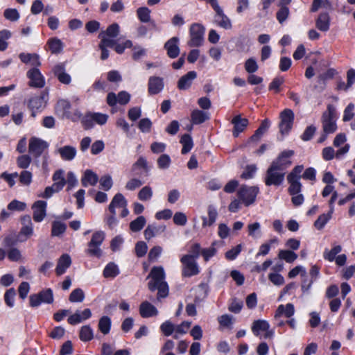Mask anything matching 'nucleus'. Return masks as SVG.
Here are the masks:
<instances>
[{"label": "nucleus", "instance_id": "1", "mask_svg": "<svg viewBox=\"0 0 355 355\" xmlns=\"http://www.w3.org/2000/svg\"><path fill=\"white\" fill-rule=\"evenodd\" d=\"M148 278L151 280L148 284L150 291L158 290L157 298L166 297L168 294V286L165 281V272L162 266L152 268Z\"/></svg>", "mask_w": 355, "mask_h": 355}, {"label": "nucleus", "instance_id": "2", "mask_svg": "<svg viewBox=\"0 0 355 355\" xmlns=\"http://www.w3.org/2000/svg\"><path fill=\"white\" fill-rule=\"evenodd\" d=\"M337 118L336 107L329 104L327 110L322 113L321 117L322 131L330 134L335 132L337 130Z\"/></svg>", "mask_w": 355, "mask_h": 355}, {"label": "nucleus", "instance_id": "3", "mask_svg": "<svg viewBox=\"0 0 355 355\" xmlns=\"http://www.w3.org/2000/svg\"><path fill=\"white\" fill-rule=\"evenodd\" d=\"M49 148V144L40 138L33 137L29 139L28 153L33 156V163L39 166L38 157Z\"/></svg>", "mask_w": 355, "mask_h": 355}, {"label": "nucleus", "instance_id": "4", "mask_svg": "<svg viewBox=\"0 0 355 355\" xmlns=\"http://www.w3.org/2000/svg\"><path fill=\"white\" fill-rule=\"evenodd\" d=\"M259 192V189L257 186L242 185L237 191V196L240 200L248 207L254 202Z\"/></svg>", "mask_w": 355, "mask_h": 355}, {"label": "nucleus", "instance_id": "5", "mask_svg": "<svg viewBox=\"0 0 355 355\" xmlns=\"http://www.w3.org/2000/svg\"><path fill=\"white\" fill-rule=\"evenodd\" d=\"M286 172L270 165L266 171L264 182L267 186H280L285 178Z\"/></svg>", "mask_w": 355, "mask_h": 355}, {"label": "nucleus", "instance_id": "6", "mask_svg": "<svg viewBox=\"0 0 355 355\" xmlns=\"http://www.w3.org/2000/svg\"><path fill=\"white\" fill-rule=\"evenodd\" d=\"M205 28L200 24H193L189 30L190 40L187 44L190 47L200 46L204 41Z\"/></svg>", "mask_w": 355, "mask_h": 355}, {"label": "nucleus", "instance_id": "7", "mask_svg": "<svg viewBox=\"0 0 355 355\" xmlns=\"http://www.w3.org/2000/svg\"><path fill=\"white\" fill-rule=\"evenodd\" d=\"M30 306L37 307L42 303L52 304L53 302V293L51 288H46L41 291L37 294H33L29 297Z\"/></svg>", "mask_w": 355, "mask_h": 355}, {"label": "nucleus", "instance_id": "8", "mask_svg": "<svg viewBox=\"0 0 355 355\" xmlns=\"http://www.w3.org/2000/svg\"><path fill=\"white\" fill-rule=\"evenodd\" d=\"M279 118V132L283 135H287L293 127L294 113L291 109H285L280 113Z\"/></svg>", "mask_w": 355, "mask_h": 355}, {"label": "nucleus", "instance_id": "9", "mask_svg": "<svg viewBox=\"0 0 355 355\" xmlns=\"http://www.w3.org/2000/svg\"><path fill=\"white\" fill-rule=\"evenodd\" d=\"M183 268L182 275L184 277H191L199 273V268L197 262L190 255H184L180 259Z\"/></svg>", "mask_w": 355, "mask_h": 355}, {"label": "nucleus", "instance_id": "10", "mask_svg": "<svg viewBox=\"0 0 355 355\" xmlns=\"http://www.w3.org/2000/svg\"><path fill=\"white\" fill-rule=\"evenodd\" d=\"M105 233L103 231H97L93 234L90 242L88 243L87 252L91 255L100 257L101 250L99 246L102 244L105 239Z\"/></svg>", "mask_w": 355, "mask_h": 355}, {"label": "nucleus", "instance_id": "11", "mask_svg": "<svg viewBox=\"0 0 355 355\" xmlns=\"http://www.w3.org/2000/svg\"><path fill=\"white\" fill-rule=\"evenodd\" d=\"M293 155L294 151L292 150H284L272 162L270 165L285 171V170L291 165L292 162L290 160V158Z\"/></svg>", "mask_w": 355, "mask_h": 355}, {"label": "nucleus", "instance_id": "12", "mask_svg": "<svg viewBox=\"0 0 355 355\" xmlns=\"http://www.w3.org/2000/svg\"><path fill=\"white\" fill-rule=\"evenodd\" d=\"M251 329L252 333L257 336H259L261 331H265L263 336L265 338H270L274 336V331L270 329L269 323L264 320H254Z\"/></svg>", "mask_w": 355, "mask_h": 355}, {"label": "nucleus", "instance_id": "13", "mask_svg": "<svg viewBox=\"0 0 355 355\" xmlns=\"http://www.w3.org/2000/svg\"><path fill=\"white\" fill-rule=\"evenodd\" d=\"M216 14L214 17V23L224 29L230 30L232 28V21L224 13L223 10L218 6L213 8Z\"/></svg>", "mask_w": 355, "mask_h": 355}, {"label": "nucleus", "instance_id": "14", "mask_svg": "<svg viewBox=\"0 0 355 355\" xmlns=\"http://www.w3.org/2000/svg\"><path fill=\"white\" fill-rule=\"evenodd\" d=\"M48 100V92L45 90L39 96H34L28 102V107L31 110H38L45 107Z\"/></svg>", "mask_w": 355, "mask_h": 355}, {"label": "nucleus", "instance_id": "15", "mask_svg": "<svg viewBox=\"0 0 355 355\" xmlns=\"http://www.w3.org/2000/svg\"><path fill=\"white\" fill-rule=\"evenodd\" d=\"M349 144H346L339 148L336 153L332 147H326L322 150V157L327 161L333 159L334 157L339 159L349 151Z\"/></svg>", "mask_w": 355, "mask_h": 355}, {"label": "nucleus", "instance_id": "16", "mask_svg": "<svg viewBox=\"0 0 355 355\" xmlns=\"http://www.w3.org/2000/svg\"><path fill=\"white\" fill-rule=\"evenodd\" d=\"M150 170L147 160L144 157H139L137 161L132 166V171L139 177L148 176Z\"/></svg>", "mask_w": 355, "mask_h": 355}, {"label": "nucleus", "instance_id": "17", "mask_svg": "<svg viewBox=\"0 0 355 355\" xmlns=\"http://www.w3.org/2000/svg\"><path fill=\"white\" fill-rule=\"evenodd\" d=\"M27 76L30 79L29 85L31 87L42 88L44 86V78L38 69L33 68L29 70L27 72Z\"/></svg>", "mask_w": 355, "mask_h": 355}, {"label": "nucleus", "instance_id": "18", "mask_svg": "<svg viewBox=\"0 0 355 355\" xmlns=\"http://www.w3.org/2000/svg\"><path fill=\"white\" fill-rule=\"evenodd\" d=\"M22 227L19 232V236H25L24 239H20L21 241H26L27 238L30 237L33 234V227L31 218L28 215H25L21 218Z\"/></svg>", "mask_w": 355, "mask_h": 355}, {"label": "nucleus", "instance_id": "19", "mask_svg": "<svg viewBox=\"0 0 355 355\" xmlns=\"http://www.w3.org/2000/svg\"><path fill=\"white\" fill-rule=\"evenodd\" d=\"M46 202L43 200H38L33 205V220L35 222H41L46 216Z\"/></svg>", "mask_w": 355, "mask_h": 355}, {"label": "nucleus", "instance_id": "20", "mask_svg": "<svg viewBox=\"0 0 355 355\" xmlns=\"http://www.w3.org/2000/svg\"><path fill=\"white\" fill-rule=\"evenodd\" d=\"M148 91L149 94L155 95L159 94L164 88L163 78L157 76L149 78Z\"/></svg>", "mask_w": 355, "mask_h": 355}, {"label": "nucleus", "instance_id": "21", "mask_svg": "<svg viewBox=\"0 0 355 355\" xmlns=\"http://www.w3.org/2000/svg\"><path fill=\"white\" fill-rule=\"evenodd\" d=\"M197 77V73L195 71H190L182 76L178 82V87L180 90L189 89L193 81Z\"/></svg>", "mask_w": 355, "mask_h": 355}, {"label": "nucleus", "instance_id": "22", "mask_svg": "<svg viewBox=\"0 0 355 355\" xmlns=\"http://www.w3.org/2000/svg\"><path fill=\"white\" fill-rule=\"evenodd\" d=\"M179 38L173 37L168 40L165 44L164 48L167 51V55L171 58H175L180 53V48L178 46Z\"/></svg>", "mask_w": 355, "mask_h": 355}, {"label": "nucleus", "instance_id": "23", "mask_svg": "<svg viewBox=\"0 0 355 355\" xmlns=\"http://www.w3.org/2000/svg\"><path fill=\"white\" fill-rule=\"evenodd\" d=\"M91 316V310L89 309H85L82 312L76 311L73 315L68 318L67 321L70 324L75 325L89 319Z\"/></svg>", "mask_w": 355, "mask_h": 355}, {"label": "nucleus", "instance_id": "24", "mask_svg": "<svg viewBox=\"0 0 355 355\" xmlns=\"http://www.w3.org/2000/svg\"><path fill=\"white\" fill-rule=\"evenodd\" d=\"M232 123L234 124L233 135L237 137L240 132H243L248 126L249 122L245 118H241L240 115L234 116Z\"/></svg>", "mask_w": 355, "mask_h": 355}, {"label": "nucleus", "instance_id": "25", "mask_svg": "<svg viewBox=\"0 0 355 355\" xmlns=\"http://www.w3.org/2000/svg\"><path fill=\"white\" fill-rule=\"evenodd\" d=\"M124 207H127V200L121 193H118L112 198L108 209L111 214H116L115 208Z\"/></svg>", "mask_w": 355, "mask_h": 355}, {"label": "nucleus", "instance_id": "26", "mask_svg": "<svg viewBox=\"0 0 355 355\" xmlns=\"http://www.w3.org/2000/svg\"><path fill=\"white\" fill-rule=\"evenodd\" d=\"M53 73L60 83L67 85L70 83L71 76L66 73L63 64L55 65L53 68Z\"/></svg>", "mask_w": 355, "mask_h": 355}, {"label": "nucleus", "instance_id": "27", "mask_svg": "<svg viewBox=\"0 0 355 355\" xmlns=\"http://www.w3.org/2000/svg\"><path fill=\"white\" fill-rule=\"evenodd\" d=\"M139 313L142 318H150L157 315L158 311L150 302L145 301L140 304Z\"/></svg>", "mask_w": 355, "mask_h": 355}, {"label": "nucleus", "instance_id": "28", "mask_svg": "<svg viewBox=\"0 0 355 355\" xmlns=\"http://www.w3.org/2000/svg\"><path fill=\"white\" fill-rule=\"evenodd\" d=\"M71 259L69 254H64L58 259L55 272L58 275L64 274L66 270L71 266Z\"/></svg>", "mask_w": 355, "mask_h": 355}, {"label": "nucleus", "instance_id": "29", "mask_svg": "<svg viewBox=\"0 0 355 355\" xmlns=\"http://www.w3.org/2000/svg\"><path fill=\"white\" fill-rule=\"evenodd\" d=\"M295 313V308L293 304L288 303L285 306L283 304L279 305L275 312V318L277 320L280 318L283 314L286 318L292 317Z\"/></svg>", "mask_w": 355, "mask_h": 355}, {"label": "nucleus", "instance_id": "30", "mask_svg": "<svg viewBox=\"0 0 355 355\" xmlns=\"http://www.w3.org/2000/svg\"><path fill=\"white\" fill-rule=\"evenodd\" d=\"M316 28L323 32H327L330 26V17L328 13H320L315 21Z\"/></svg>", "mask_w": 355, "mask_h": 355}, {"label": "nucleus", "instance_id": "31", "mask_svg": "<svg viewBox=\"0 0 355 355\" xmlns=\"http://www.w3.org/2000/svg\"><path fill=\"white\" fill-rule=\"evenodd\" d=\"M119 29L120 27L119 24L116 23H114L110 25L107 28L105 31L101 32L99 34L98 37L99 38H101V40H103V37H105L107 40H114V38L117 37V35L119 33Z\"/></svg>", "mask_w": 355, "mask_h": 355}, {"label": "nucleus", "instance_id": "32", "mask_svg": "<svg viewBox=\"0 0 355 355\" xmlns=\"http://www.w3.org/2000/svg\"><path fill=\"white\" fill-rule=\"evenodd\" d=\"M58 152L60 155L62 159L66 161H71L73 159L76 155V149L71 146H64L60 148Z\"/></svg>", "mask_w": 355, "mask_h": 355}, {"label": "nucleus", "instance_id": "33", "mask_svg": "<svg viewBox=\"0 0 355 355\" xmlns=\"http://www.w3.org/2000/svg\"><path fill=\"white\" fill-rule=\"evenodd\" d=\"M116 44L115 40H107L105 37L101 40L99 44V49L101 50V58L103 60H106L109 56V51L107 47L112 48Z\"/></svg>", "mask_w": 355, "mask_h": 355}, {"label": "nucleus", "instance_id": "34", "mask_svg": "<svg viewBox=\"0 0 355 355\" xmlns=\"http://www.w3.org/2000/svg\"><path fill=\"white\" fill-rule=\"evenodd\" d=\"M193 124H200L209 119V113L199 110H194L191 114Z\"/></svg>", "mask_w": 355, "mask_h": 355}, {"label": "nucleus", "instance_id": "35", "mask_svg": "<svg viewBox=\"0 0 355 355\" xmlns=\"http://www.w3.org/2000/svg\"><path fill=\"white\" fill-rule=\"evenodd\" d=\"M165 226H156L154 224L148 225L144 230V236L146 240H150L155 235L165 231Z\"/></svg>", "mask_w": 355, "mask_h": 355}, {"label": "nucleus", "instance_id": "36", "mask_svg": "<svg viewBox=\"0 0 355 355\" xmlns=\"http://www.w3.org/2000/svg\"><path fill=\"white\" fill-rule=\"evenodd\" d=\"M207 212L208 218L207 217L202 218L203 227L212 225L215 223L218 216L216 208L212 205L209 206Z\"/></svg>", "mask_w": 355, "mask_h": 355}, {"label": "nucleus", "instance_id": "37", "mask_svg": "<svg viewBox=\"0 0 355 355\" xmlns=\"http://www.w3.org/2000/svg\"><path fill=\"white\" fill-rule=\"evenodd\" d=\"M98 181V175L91 170H86L84 176L81 180L82 184L84 187H87L88 184L94 186Z\"/></svg>", "mask_w": 355, "mask_h": 355}, {"label": "nucleus", "instance_id": "38", "mask_svg": "<svg viewBox=\"0 0 355 355\" xmlns=\"http://www.w3.org/2000/svg\"><path fill=\"white\" fill-rule=\"evenodd\" d=\"M111 319L108 316H103L100 318L98 322V329L104 335L109 334L111 328Z\"/></svg>", "mask_w": 355, "mask_h": 355}, {"label": "nucleus", "instance_id": "39", "mask_svg": "<svg viewBox=\"0 0 355 355\" xmlns=\"http://www.w3.org/2000/svg\"><path fill=\"white\" fill-rule=\"evenodd\" d=\"M146 223V220L144 216H139L136 219L130 222V229L133 232L141 231Z\"/></svg>", "mask_w": 355, "mask_h": 355}, {"label": "nucleus", "instance_id": "40", "mask_svg": "<svg viewBox=\"0 0 355 355\" xmlns=\"http://www.w3.org/2000/svg\"><path fill=\"white\" fill-rule=\"evenodd\" d=\"M248 235L253 239H259L261 235V225L258 222L248 225Z\"/></svg>", "mask_w": 355, "mask_h": 355}, {"label": "nucleus", "instance_id": "41", "mask_svg": "<svg viewBox=\"0 0 355 355\" xmlns=\"http://www.w3.org/2000/svg\"><path fill=\"white\" fill-rule=\"evenodd\" d=\"M48 45L52 53H59L62 51L63 49V43L60 39L57 37L49 40L48 42Z\"/></svg>", "mask_w": 355, "mask_h": 355}, {"label": "nucleus", "instance_id": "42", "mask_svg": "<svg viewBox=\"0 0 355 355\" xmlns=\"http://www.w3.org/2000/svg\"><path fill=\"white\" fill-rule=\"evenodd\" d=\"M180 143L182 144V154L188 153L191 150L193 146L192 138L188 134H185L180 139Z\"/></svg>", "mask_w": 355, "mask_h": 355}, {"label": "nucleus", "instance_id": "43", "mask_svg": "<svg viewBox=\"0 0 355 355\" xmlns=\"http://www.w3.org/2000/svg\"><path fill=\"white\" fill-rule=\"evenodd\" d=\"M290 186L288 187V192L291 195L295 196L301 191L302 184L300 179H287Z\"/></svg>", "mask_w": 355, "mask_h": 355}, {"label": "nucleus", "instance_id": "44", "mask_svg": "<svg viewBox=\"0 0 355 355\" xmlns=\"http://www.w3.org/2000/svg\"><path fill=\"white\" fill-rule=\"evenodd\" d=\"M67 229V225L60 221L55 220L52 223L51 235L58 236L63 234Z\"/></svg>", "mask_w": 355, "mask_h": 355}, {"label": "nucleus", "instance_id": "45", "mask_svg": "<svg viewBox=\"0 0 355 355\" xmlns=\"http://www.w3.org/2000/svg\"><path fill=\"white\" fill-rule=\"evenodd\" d=\"M333 213L329 211L327 214L320 215L318 218L315 221L314 226L318 230L322 229L327 222L331 219Z\"/></svg>", "mask_w": 355, "mask_h": 355}, {"label": "nucleus", "instance_id": "46", "mask_svg": "<svg viewBox=\"0 0 355 355\" xmlns=\"http://www.w3.org/2000/svg\"><path fill=\"white\" fill-rule=\"evenodd\" d=\"M79 336L80 340L84 342L91 340L94 337L93 330L90 326L85 325L81 327Z\"/></svg>", "mask_w": 355, "mask_h": 355}, {"label": "nucleus", "instance_id": "47", "mask_svg": "<svg viewBox=\"0 0 355 355\" xmlns=\"http://www.w3.org/2000/svg\"><path fill=\"white\" fill-rule=\"evenodd\" d=\"M278 257L288 263H292L297 258V255L293 251L281 250L279 252Z\"/></svg>", "mask_w": 355, "mask_h": 355}, {"label": "nucleus", "instance_id": "48", "mask_svg": "<svg viewBox=\"0 0 355 355\" xmlns=\"http://www.w3.org/2000/svg\"><path fill=\"white\" fill-rule=\"evenodd\" d=\"M119 274V269L116 264L114 263H108L104 270L103 275L105 277H114Z\"/></svg>", "mask_w": 355, "mask_h": 355}, {"label": "nucleus", "instance_id": "49", "mask_svg": "<svg viewBox=\"0 0 355 355\" xmlns=\"http://www.w3.org/2000/svg\"><path fill=\"white\" fill-rule=\"evenodd\" d=\"M153 190L149 186L144 187L138 193V198L141 201H148L153 196Z\"/></svg>", "mask_w": 355, "mask_h": 355}, {"label": "nucleus", "instance_id": "50", "mask_svg": "<svg viewBox=\"0 0 355 355\" xmlns=\"http://www.w3.org/2000/svg\"><path fill=\"white\" fill-rule=\"evenodd\" d=\"M85 299V293L81 288L74 289L70 294L69 300L71 302H82Z\"/></svg>", "mask_w": 355, "mask_h": 355}, {"label": "nucleus", "instance_id": "51", "mask_svg": "<svg viewBox=\"0 0 355 355\" xmlns=\"http://www.w3.org/2000/svg\"><path fill=\"white\" fill-rule=\"evenodd\" d=\"M150 10L147 7L139 8L137 14L139 20L144 23H147L150 20Z\"/></svg>", "mask_w": 355, "mask_h": 355}, {"label": "nucleus", "instance_id": "52", "mask_svg": "<svg viewBox=\"0 0 355 355\" xmlns=\"http://www.w3.org/2000/svg\"><path fill=\"white\" fill-rule=\"evenodd\" d=\"M56 108L67 117L68 114L70 113L71 104L68 101L61 99L58 101Z\"/></svg>", "mask_w": 355, "mask_h": 355}, {"label": "nucleus", "instance_id": "53", "mask_svg": "<svg viewBox=\"0 0 355 355\" xmlns=\"http://www.w3.org/2000/svg\"><path fill=\"white\" fill-rule=\"evenodd\" d=\"M32 158L29 155H23L17 157V164L20 168L26 169L31 163Z\"/></svg>", "mask_w": 355, "mask_h": 355}, {"label": "nucleus", "instance_id": "54", "mask_svg": "<svg viewBox=\"0 0 355 355\" xmlns=\"http://www.w3.org/2000/svg\"><path fill=\"white\" fill-rule=\"evenodd\" d=\"M341 250L342 248L340 245L335 246L330 251L325 250L323 255L324 258L329 261H333L336 258V254H338Z\"/></svg>", "mask_w": 355, "mask_h": 355}, {"label": "nucleus", "instance_id": "55", "mask_svg": "<svg viewBox=\"0 0 355 355\" xmlns=\"http://www.w3.org/2000/svg\"><path fill=\"white\" fill-rule=\"evenodd\" d=\"M11 37V33L8 30L0 31V51H4L8 47L6 40Z\"/></svg>", "mask_w": 355, "mask_h": 355}, {"label": "nucleus", "instance_id": "56", "mask_svg": "<svg viewBox=\"0 0 355 355\" xmlns=\"http://www.w3.org/2000/svg\"><path fill=\"white\" fill-rule=\"evenodd\" d=\"M16 295V291L15 288H11L6 291L4 295V300L6 304L9 307H12L14 306L15 297Z\"/></svg>", "mask_w": 355, "mask_h": 355}, {"label": "nucleus", "instance_id": "57", "mask_svg": "<svg viewBox=\"0 0 355 355\" xmlns=\"http://www.w3.org/2000/svg\"><path fill=\"white\" fill-rule=\"evenodd\" d=\"M258 64L254 58H250L245 62V69L249 73H254L258 70Z\"/></svg>", "mask_w": 355, "mask_h": 355}, {"label": "nucleus", "instance_id": "58", "mask_svg": "<svg viewBox=\"0 0 355 355\" xmlns=\"http://www.w3.org/2000/svg\"><path fill=\"white\" fill-rule=\"evenodd\" d=\"M216 242H214L211 244V246L209 248L202 249L201 251V254L202 255L205 261L209 260L210 258L214 257L216 253V249L214 248V245H216Z\"/></svg>", "mask_w": 355, "mask_h": 355}, {"label": "nucleus", "instance_id": "59", "mask_svg": "<svg viewBox=\"0 0 355 355\" xmlns=\"http://www.w3.org/2000/svg\"><path fill=\"white\" fill-rule=\"evenodd\" d=\"M160 329L166 336H168L175 331V326L170 321H166L161 324Z\"/></svg>", "mask_w": 355, "mask_h": 355}, {"label": "nucleus", "instance_id": "60", "mask_svg": "<svg viewBox=\"0 0 355 355\" xmlns=\"http://www.w3.org/2000/svg\"><path fill=\"white\" fill-rule=\"evenodd\" d=\"M256 171L257 167L255 165H248L243 173L241 175V178L244 180L251 179L254 177Z\"/></svg>", "mask_w": 355, "mask_h": 355}, {"label": "nucleus", "instance_id": "61", "mask_svg": "<svg viewBox=\"0 0 355 355\" xmlns=\"http://www.w3.org/2000/svg\"><path fill=\"white\" fill-rule=\"evenodd\" d=\"M171 164V158L166 154L162 155L157 159V165L160 169H166Z\"/></svg>", "mask_w": 355, "mask_h": 355}, {"label": "nucleus", "instance_id": "62", "mask_svg": "<svg viewBox=\"0 0 355 355\" xmlns=\"http://www.w3.org/2000/svg\"><path fill=\"white\" fill-rule=\"evenodd\" d=\"M100 184L101 188L105 191L110 190L113 184L112 177L110 175H105L101 178Z\"/></svg>", "mask_w": 355, "mask_h": 355}, {"label": "nucleus", "instance_id": "63", "mask_svg": "<svg viewBox=\"0 0 355 355\" xmlns=\"http://www.w3.org/2000/svg\"><path fill=\"white\" fill-rule=\"evenodd\" d=\"M4 17L12 21H17L19 18V14L16 9L8 8L4 11Z\"/></svg>", "mask_w": 355, "mask_h": 355}, {"label": "nucleus", "instance_id": "64", "mask_svg": "<svg viewBox=\"0 0 355 355\" xmlns=\"http://www.w3.org/2000/svg\"><path fill=\"white\" fill-rule=\"evenodd\" d=\"M316 128L314 125H311L308 126L301 135V139L305 141H309L313 137Z\"/></svg>", "mask_w": 355, "mask_h": 355}]
</instances>
